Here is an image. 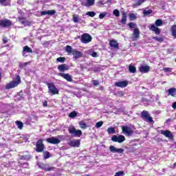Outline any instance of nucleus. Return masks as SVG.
I'll use <instances>...</instances> for the list:
<instances>
[{"label":"nucleus","instance_id":"63","mask_svg":"<svg viewBox=\"0 0 176 176\" xmlns=\"http://www.w3.org/2000/svg\"><path fill=\"white\" fill-rule=\"evenodd\" d=\"M28 63H25L22 65V67H26V65H28Z\"/></svg>","mask_w":176,"mask_h":176},{"label":"nucleus","instance_id":"31","mask_svg":"<svg viewBox=\"0 0 176 176\" xmlns=\"http://www.w3.org/2000/svg\"><path fill=\"white\" fill-rule=\"evenodd\" d=\"M73 21L74 23H80V18L79 17L78 15L74 14L73 15Z\"/></svg>","mask_w":176,"mask_h":176},{"label":"nucleus","instance_id":"53","mask_svg":"<svg viewBox=\"0 0 176 176\" xmlns=\"http://www.w3.org/2000/svg\"><path fill=\"white\" fill-rule=\"evenodd\" d=\"M105 16H107V13H100L99 14V19H104V17H105Z\"/></svg>","mask_w":176,"mask_h":176},{"label":"nucleus","instance_id":"11","mask_svg":"<svg viewBox=\"0 0 176 176\" xmlns=\"http://www.w3.org/2000/svg\"><path fill=\"white\" fill-rule=\"evenodd\" d=\"M91 39L92 38L89 34H83L81 36V42L82 43H89V42H91Z\"/></svg>","mask_w":176,"mask_h":176},{"label":"nucleus","instance_id":"49","mask_svg":"<svg viewBox=\"0 0 176 176\" xmlns=\"http://www.w3.org/2000/svg\"><path fill=\"white\" fill-rule=\"evenodd\" d=\"M163 71H164V72H171V71H173V68H171V67H164Z\"/></svg>","mask_w":176,"mask_h":176},{"label":"nucleus","instance_id":"60","mask_svg":"<svg viewBox=\"0 0 176 176\" xmlns=\"http://www.w3.org/2000/svg\"><path fill=\"white\" fill-rule=\"evenodd\" d=\"M43 105V107H47V101H44Z\"/></svg>","mask_w":176,"mask_h":176},{"label":"nucleus","instance_id":"46","mask_svg":"<svg viewBox=\"0 0 176 176\" xmlns=\"http://www.w3.org/2000/svg\"><path fill=\"white\" fill-rule=\"evenodd\" d=\"M77 113L76 111H72L69 114V118H74L76 116Z\"/></svg>","mask_w":176,"mask_h":176},{"label":"nucleus","instance_id":"25","mask_svg":"<svg viewBox=\"0 0 176 176\" xmlns=\"http://www.w3.org/2000/svg\"><path fill=\"white\" fill-rule=\"evenodd\" d=\"M129 71L131 74H135V72H137V68H135V66L134 65H129Z\"/></svg>","mask_w":176,"mask_h":176},{"label":"nucleus","instance_id":"51","mask_svg":"<svg viewBox=\"0 0 176 176\" xmlns=\"http://www.w3.org/2000/svg\"><path fill=\"white\" fill-rule=\"evenodd\" d=\"M124 150L123 148H116V153H123Z\"/></svg>","mask_w":176,"mask_h":176},{"label":"nucleus","instance_id":"47","mask_svg":"<svg viewBox=\"0 0 176 176\" xmlns=\"http://www.w3.org/2000/svg\"><path fill=\"white\" fill-rule=\"evenodd\" d=\"M153 39H155L157 42H163L164 41L162 37H153Z\"/></svg>","mask_w":176,"mask_h":176},{"label":"nucleus","instance_id":"15","mask_svg":"<svg viewBox=\"0 0 176 176\" xmlns=\"http://www.w3.org/2000/svg\"><path fill=\"white\" fill-rule=\"evenodd\" d=\"M149 30H151V31H153L156 35H160V29H159L156 25L153 24L151 25Z\"/></svg>","mask_w":176,"mask_h":176},{"label":"nucleus","instance_id":"12","mask_svg":"<svg viewBox=\"0 0 176 176\" xmlns=\"http://www.w3.org/2000/svg\"><path fill=\"white\" fill-rule=\"evenodd\" d=\"M140 38V29L135 28L133 29V36L131 38V41H137Z\"/></svg>","mask_w":176,"mask_h":176},{"label":"nucleus","instance_id":"48","mask_svg":"<svg viewBox=\"0 0 176 176\" xmlns=\"http://www.w3.org/2000/svg\"><path fill=\"white\" fill-rule=\"evenodd\" d=\"M109 149L113 153H116V147L114 146H110Z\"/></svg>","mask_w":176,"mask_h":176},{"label":"nucleus","instance_id":"9","mask_svg":"<svg viewBox=\"0 0 176 176\" xmlns=\"http://www.w3.org/2000/svg\"><path fill=\"white\" fill-rule=\"evenodd\" d=\"M47 86L49 91H50V93H52V94H53V96H54V94H58V89H57V87L54 86V84H53V82L49 83Z\"/></svg>","mask_w":176,"mask_h":176},{"label":"nucleus","instance_id":"7","mask_svg":"<svg viewBox=\"0 0 176 176\" xmlns=\"http://www.w3.org/2000/svg\"><path fill=\"white\" fill-rule=\"evenodd\" d=\"M122 130L123 134H124V135H126L127 137H130L133 135V134H134V131H133V129H131L130 126H122Z\"/></svg>","mask_w":176,"mask_h":176},{"label":"nucleus","instance_id":"36","mask_svg":"<svg viewBox=\"0 0 176 176\" xmlns=\"http://www.w3.org/2000/svg\"><path fill=\"white\" fill-rule=\"evenodd\" d=\"M108 134H115V128L113 127H109L107 129Z\"/></svg>","mask_w":176,"mask_h":176},{"label":"nucleus","instance_id":"39","mask_svg":"<svg viewBox=\"0 0 176 176\" xmlns=\"http://www.w3.org/2000/svg\"><path fill=\"white\" fill-rule=\"evenodd\" d=\"M50 157V154L48 151H45L43 153V158L44 159H49Z\"/></svg>","mask_w":176,"mask_h":176},{"label":"nucleus","instance_id":"32","mask_svg":"<svg viewBox=\"0 0 176 176\" xmlns=\"http://www.w3.org/2000/svg\"><path fill=\"white\" fill-rule=\"evenodd\" d=\"M21 160H30V159H31V155H21L20 157Z\"/></svg>","mask_w":176,"mask_h":176},{"label":"nucleus","instance_id":"18","mask_svg":"<svg viewBox=\"0 0 176 176\" xmlns=\"http://www.w3.org/2000/svg\"><path fill=\"white\" fill-rule=\"evenodd\" d=\"M41 16H45L47 14L48 16H53V14H56V10H50L47 11H42L41 13Z\"/></svg>","mask_w":176,"mask_h":176},{"label":"nucleus","instance_id":"38","mask_svg":"<svg viewBox=\"0 0 176 176\" xmlns=\"http://www.w3.org/2000/svg\"><path fill=\"white\" fill-rule=\"evenodd\" d=\"M86 15L89 16V17H94V16H96V12L89 11L86 13Z\"/></svg>","mask_w":176,"mask_h":176},{"label":"nucleus","instance_id":"14","mask_svg":"<svg viewBox=\"0 0 176 176\" xmlns=\"http://www.w3.org/2000/svg\"><path fill=\"white\" fill-rule=\"evenodd\" d=\"M151 69V67L148 65H142L139 68L140 72L142 74H148V72Z\"/></svg>","mask_w":176,"mask_h":176},{"label":"nucleus","instance_id":"40","mask_svg":"<svg viewBox=\"0 0 176 176\" xmlns=\"http://www.w3.org/2000/svg\"><path fill=\"white\" fill-rule=\"evenodd\" d=\"M21 24L25 25V27L31 25V23L27 21H21Z\"/></svg>","mask_w":176,"mask_h":176},{"label":"nucleus","instance_id":"17","mask_svg":"<svg viewBox=\"0 0 176 176\" xmlns=\"http://www.w3.org/2000/svg\"><path fill=\"white\" fill-rule=\"evenodd\" d=\"M58 69L60 72H64L65 71H68L69 67L67 64H63L58 66Z\"/></svg>","mask_w":176,"mask_h":176},{"label":"nucleus","instance_id":"44","mask_svg":"<svg viewBox=\"0 0 176 176\" xmlns=\"http://www.w3.org/2000/svg\"><path fill=\"white\" fill-rule=\"evenodd\" d=\"M56 61H58V63H65V58L59 57V58H56Z\"/></svg>","mask_w":176,"mask_h":176},{"label":"nucleus","instance_id":"45","mask_svg":"<svg viewBox=\"0 0 176 176\" xmlns=\"http://www.w3.org/2000/svg\"><path fill=\"white\" fill-rule=\"evenodd\" d=\"M129 19L131 20H135V19H137V15H135L134 13H131L129 14Z\"/></svg>","mask_w":176,"mask_h":176},{"label":"nucleus","instance_id":"42","mask_svg":"<svg viewBox=\"0 0 176 176\" xmlns=\"http://www.w3.org/2000/svg\"><path fill=\"white\" fill-rule=\"evenodd\" d=\"M124 175V172L123 170H120L116 172L114 176H123Z\"/></svg>","mask_w":176,"mask_h":176},{"label":"nucleus","instance_id":"50","mask_svg":"<svg viewBox=\"0 0 176 176\" xmlns=\"http://www.w3.org/2000/svg\"><path fill=\"white\" fill-rule=\"evenodd\" d=\"M81 5L87 8V0H80Z\"/></svg>","mask_w":176,"mask_h":176},{"label":"nucleus","instance_id":"35","mask_svg":"<svg viewBox=\"0 0 176 176\" xmlns=\"http://www.w3.org/2000/svg\"><path fill=\"white\" fill-rule=\"evenodd\" d=\"M15 123L18 126V129H19V130H23V124L21 121H16Z\"/></svg>","mask_w":176,"mask_h":176},{"label":"nucleus","instance_id":"1","mask_svg":"<svg viewBox=\"0 0 176 176\" xmlns=\"http://www.w3.org/2000/svg\"><path fill=\"white\" fill-rule=\"evenodd\" d=\"M20 83H21V79L20 78V76H17L16 80H13L6 85V89L7 90L14 89V87H17Z\"/></svg>","mask_w":176,"mask_h":176},{"label":"nucleus","instance_id":"27","mask_svg":"<svg viewBox=\"0 0 176 176\" xmlns=\"http://www.w3.org/2000/svg\"><path fill=\"white\" fill-rule=\"evenodd\" d=\"M74 50H75V49H72V47H71V45H67L65 47V51L69 54H72V52H74Z\"/></svg>","mask_w":176,"mask_h":176},{"label":"nucleus","instance_id":"21","mask_svg":"<svg viewBox=\"0 0 176 176\" xmlns=\"http://www.w3.org/2000/svg\"><path fill=\"white\" fill-rule=\"evenodd\" d=\"M25 53H32V49H31V47L25 45V47H23V50L22 52L23 56H25Z\"/></svg>","mask_w":176,"mask_h":176},{"label":"nucleus","instance_id":"13","mask_svg":"<svg viewBox=\"0 0 176 176\" xmlns=\"http://www.w3.org/2000/svg\"><path fill=\"white\" fill-rule=\"evenodd\" d=\"M58 76H61L63 79H65L67 82H72V76L69 74L59 73Z\"/></svg>","mask_w":176,"mask_h":176},{"label":"nucleus","instance_id":"33","mask_svg":"<svg viewBox=\"0 0 176 176\" xmlns=\"http://www.w3.org/2000/svg\"><path fill=\"white\" fill-rule=\"evenodd\" d=\"M94 2H96V0H87V8L93 6V5H94Z\"/></svg>","mask_w":176,"mask_h":176},{"label":"nucleus","instance_id":"30","mask_svg":"<svg viewBox=\"0 0 176 176\" xmlns=\"http://www.w3.org/2000/svg\"><path fill=\"white\" fill-rule=\"evenodd\" d=\"M172 35L174 38H176V25H173L170 30Z\"/></svg>","mask_w":176,"mask_h":176},{"label":"nucleus","instance_id":"61","mask_svg":"<svg viewBox=\"0 0 176 176\" xmlns=\"http://www.w3.org/2000/svg\"><path fill=\"white\" fill-rule=\"evenodd\" d=\"M175 167H176V162L173 164V165L171 168H175Z\"/></svg>","mask_w":176,"mask_h":176},{"label":"nucleus","instance_id":"41","mask_svg":"<svg viewBox=\"0 0 176 176\" xmlns=\"http://www.w3.org/2000/svg\"><path fill=\"white\" fill-rule=\"evenodd\" d=\"M102 124H104V122H102V121H100L96 124L95 127H96V129H100Z\"/></svg>","mask_w":176,"mask_h":176},{"label":"nucleus","instance_id":"2","mask_svg":"<svg viewBox=\"0 0 176 176\" xmlns=\"http://www.w3.org/2000/svg\"><path fill=\"white\" fill-rule=\"evenodd\" d=\"M63 136L58 135L57 137H52L46 139V142L49 144H52L54 145H57V144H60L61 141H63Z\"/></svg>","mask_w":176,"mask_h":176},{"label":"nucleus","instance_id":"26","mask_svg":"<svg viewBox=\"0 0 176 176\" xmlns=\"http://www.w3.org/2000/svg\"><path fill=\"white\" fill-rule=\"evenodd\" d=\"M146 0H136V3L133 4V8H137L138 6H141Z\"/></svg>","mask_w":176,"mask_h":176},{"label":"nucleus","instance_id":"54","mask_svg":"<svg viewBox=\"0 0 176 176\" xmlns=\"http://www.w3.org/2000/svg\"><path fill=\"white\" fill-rule=\"evenodd\" d=\"M118 96H119V97H123V96H124V92L120 91L118 92Z\"/></svg>","mask_w":176,"mask_h":176},{"label":"nucleus","instance_id":"28","mask_svg":"<svg viewBox=\"0 0 176 176\" xmlns=\"http://www.w3.org/2000/svg\"><path fill=\"white\" fill-rule=\"evenodd\" d=\"M79 126L80 129H82V130H86V129L87 128V125L86 124V122H85L84 121H80L79 122Z\"/></svg>","mask_w":176,"mask_h":176},{"label":"nucleus","instance_id":"29","mask_svg":"<svg viewBox=\"0 0 176 176\" xmlns=\"http://www.w3.org/2000/svg\"><path fill=\"white\" fill-rule=\"evenodd\" d=\"M127 16L126 15V12H122V18L121 19L122 24H126V21H127Z\"/></svg>","mask_w":176,"mask_h":176},{"label":"nucleus","instance_id":"55","mask_svg":"<svg viewBox=\"0 0 176 176\" xmlns=\"http://www.w3.org/2000/svg\"><path fill=\"white\" fill-rule=\"evenodd\" d=\"M94 86H98L100 85V82L98 80H92Z\"/></svg>","mask_w":176,"mask_h":176},{"label":"nucleus","instance_id":"3","mask_svg":"<svg viewBox=\"0 0 176 176\" xmlns=\"http://www.w3.org/2000/svg\"><path fill=\"white\" fill-rule=\"evenodd\" d=\"M68 131L69 134H72L73 137H80V135H82V131L76 130V129H75L74 126L69 127Z\"/></svg>","mask_w":176,"mask_h":176},{"label":"nucleus","instance_id":"16","mask_svg":"<svg viewBox=\"0 0 176 176\" xmlns=\"http://www.w3.org/2000/svg\"><path fill=\"white\" fill-rule=\"evenodd\" d=\"M127 85H129L127 80L120 81L115 83V86L117 87H126Z\"/></svg>","mask_w":176,"mask_h":176},{"label":"nucleus","instance_id":"4","mask_svg":"<svg viewBox=\"0 0 176 176\" xmlns=\"http://www.w3.org/2000/svg\"><path fill=\"white\" fill-rule=\"evenodd\" d=\"M142 118L148 123H153V119L147 111H143L141 113Z\"/></svg>","mask_w":176,"mask_h":176},{"label":"nucleus","instance_id":"19","mask_svg":"<svg viewBox=\"0 0 176 176\" xmlns=\"http://www.w3.org/2000/svg\"><path fill=\"white\" fill-rule=\"evenodd\" d=\"M72 54H73L74 58H80L82 57V52L76 50H73Z\"/></svg>","mask_w":176,"mask_h":176},{"label":"nucleus","instance_id":"56","mask_svg":"<svg viewBox=\"0 0 176 176\" xmlns=\"http://www.w3.org/2000/svg\"><path fill=\"white\" fill-rule=\"evenodd\" d=\"M91 56L92 57H98V54H97V52H94L91 53Z\"/></svg>","mask_w":176,"mask_h":176},{"label":"nucleus","instance_id":"10","mask_svg":"<svg viewBox=\"0 0 176 176\" xmlns=\"http://www.w3.org/2000/svg\"><path fill=\"white\" fill-rule=\"evenodd\" d=\"M12 25V21L9 19H0V27H3L6 28L7 27H10Z\"/></svg>","mask_w":176,"mask_h":176},{"label":"nucleus","instance_id":"34","mask_svg":"<svg viewBox=\"0 0 176 176\" xmlns=\"http://www.w3.org/2000/svg\"><path fill=\"white\" fill-rule=\"evenodd\" d=\"M156 27H160L163 25V21L162 19H157L155 22Z\"/></svg>","mask_w":176,"mask_h":176},{"label":"nucleus","instance_id":"5","mask_svg":"<svg viewBox=\"0 0 176 176\" xmlns=\"http://www.w3.org/2000/svg\"><path fill=\"white\" fill-rule=\"evenodd\" d=\"M37 166H38V168H41V170H45V171H54L56 168L54 167L50 166V165L47 164H43V163H38L37 164Z\"/></svg>","mask_w":176,"mask_h":176},{"label":"nucleus","instance_id":"24","mask_svg":"<svg viewBox=\"0 0 176 176\" xmlns=\"http://www.w3.org/2000/svg\"><path fill=\"white\" fill-rule=\"evenodd\" d=\"M168 93L169 96H172V97H175L176 89L175 88H170L168 89Z\"/></svg>","mask_w":176,"mask_h":176},{"label":"nucleus","instance_id":"8","mask_svg":"<svg viewBox=\"0 0 176 176\" xmlns=\"http://www.w3.org/2000/svg\"><path fill=\"white\" fill-rule=\"evenodd\" d=\"M36 152L41 153L45 149V144H43V141L42 139L38 140L36 143Z\"/></svg>","mask_w":176,"mask_h":176},{"label":"nucleus","instance_id":"62","mask_svg":"<svg viewBox=\"0 0 176 176\" xmlns=\"http://www.w3.org/2000/svg\"><path fill=\"white\" fill-rule=\"evenodd\" d=\"M6 0H0V3H4V2H6Z\"/></svg>","mask_w":176,"mask_h":176},{"label":"nucleus","instance_id":"23","mask_svg":"<svg viewBox=\"0 0 176 176\" xmlns=\"http://www.w3.org/2000/svg\"><path fill=\"white\" fill-rule=\"evenodd\" d=\"M80 145V141L79 140H72V142H70L71 146L79 148Z\"/></svg>","mask_w":176,"mask_h":176},{"label":"nucleus","instance_id":"6","mask_svg":"<svg viewBox=\"0 0 176 176\" xmlns=\"http://www.w3.org/2000/svg\"><path fill=\"white\" fill-rule=\"evenodd\" d=\"M111 141H113V142H118L119 144H122V142H124V141H126V138L122 135H120L118 136L114 135L111 138Z\"/></svg>","mask_w":176,"mask_h":176},{"label":"nucleus","instance_id":"37","mask_svg":"<svg viewBox=\"0 0 176 176\" xmlns=\"http://www.w3.org/2000/svg\"><path fill=\"white\" fill-rule=\"evenodd\" d=\"M152 12V10H144L143 11V14L144 16H149V14H151Z\"/></svg>","mask_w":176,"mask_h":176},{"label":"nucleus","instance_id":"52","mask_svg":"<svg viewBox=\"0 0 176 176\" xmlns=\"http://www.w3.org/2000/svg\"><path fill=\"white\" fill-rule=\"evenodd\" d=\"M136 26H137V25L134 23H129V27L130 28H135Z\"/></svg>","mask_w":176,"mask_h":176},{"label":"nucleus","instance_id":"58","mask_svg":"<svg viewBox=\"0 0 176 176\" xmlns=\"http://www.w3.org/2000/svg\"><path fill=\"white\" fill-rule=\"evenodd\" d=\"M19 20L20 23H21V21H23V20H25V18H24V16H19Z\"/></svg>","mask_w":176,"mask_h":176},{"label":"nucleus","instance_id":"43","mask_svg":"<svg viewBox=\"0 0 176 176\" xmlns=\"http://www.w3.org/2000/svg\"><path fill=\"white\" fill-rule=\"evenodd\" d=\"M113 13L114 16H116V17H119L120 16V12H119L118 10H114Z\"/></svg>","mask_w":176,"mask_h":176},{"label":"nucleus","instance_id":"59","mask_svg":"<svg viewBox=\"0 0 176 176\" xmlns=\"http://www.w3.org/2000/svg\"><path fill=\"white\" fill-rule=\"evenodd\" d=\"M172 107L173 108V109H176V102L173 103Z\"/></svg>","mask_w":176,"mask_h":176},{"label":"nucleus","instance_id":"20","mask_svg":"<svg viewBox=\"0 0 176 176\" xmlns=\"http://www.w3.org/2000/svg\"><path fill=\"white\" fill-rule=\"evenodd\" d=\"M161 134L165 135L167 138H173V134H171L170 131H161Z\"/></svg>","mask_w":176,"mask_h":176},{"label":"nucleus","instance_id":"64","mask_svg":"<svg viewBox=\"0 0 176 176\" xmlns=\"http://www.w3.org/2000/svg\"><path fill=\"white\" fill-rule=\"evenodd\" d=\"M99 89H100V90H104V87L100 86Z\"/></svg>","mask_w":176,"mask_h":176},{"label":"nucleus","instance_id":"22","mask_svg":"<svg viewBox=\"0 0 176 176\" xmlns=\"http://www.w3.org/2000/svg\"><path fill=\"white\" fill-rule=\"evenodd\" d=\"M109 46H111V47H113V49H116L119 47V43H118V41L116 40H111L109 42Z\"/></svg>","mask_w":176,"mask_h":176},{"label":"nucleus","instance_id":"57","mask_svg":"<svg viewBox=\"0 0 176 176\" xmlns=\"http://www.w3.org/2000/svg\"><path fill=\"white\" fill-rule=\"evenodd\" d=\"M3 43H8V38L6 37L3 38Z\"/></svg>","mask_w":176,"mask_h":176}]
</instances>
